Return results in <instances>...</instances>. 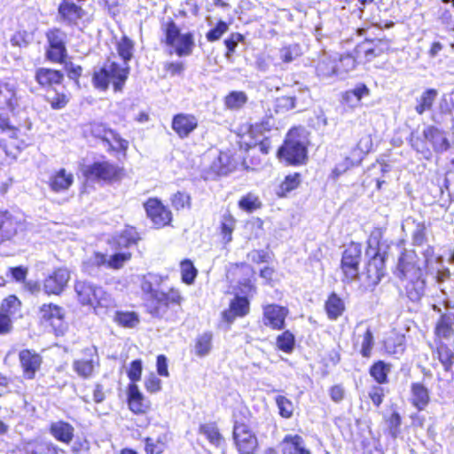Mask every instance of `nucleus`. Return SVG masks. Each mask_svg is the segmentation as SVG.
<instances>
[{"instance_id": "f257e3e1", "label": "nucleus", "mask_w": 454, "mask_h": 454, "mask_svg": "<svg viewBox=\"0 0 454 454\" xmlns=\"http://www.w3.org/2000/svg\"><path fill=\"white\" fill-rule=\"evenodd\" d=\"M254 270L247 262L231 263L226 270V278L230 283H237V289L240 294H235L230 300L228 308L221 313L222 320L226 324H232L237 318L247 317L251 310L248 295L256 294L257 287L254 278Z\"/></svg>"}, {"instance_id": "f03ea898", "label": "nucleus", "mask_w": 454, "mask_h": 454, "mask_svg": "<svg viewBox=\"0 0 454 454\" xmlns=\"http://www.w3.org/2000/svg\"><path fill=\"white\" fill-rule=\"evenodd\" d=\"M17 85L10 81H0V133L19 139L26 120L21 118Z\"/></svg>"}, {"instance_id": "7ed1b4c3", "label": "nucleus", "mask_w": 454, "mask_h": 454, "mask_svg": "<svg viewBox=\"0 0 454 454\" xmlns=\"http://www.w3.org/2000/svg\"><path fill=\"white\" fill-rule=\"evenodd\" d=\"M232 439L239 454H256L259 441L254 432V419L251 411L246 407L236 409L232 414Z\"/></svg>"}, {"instance_id": "20e7f679", "label": "nucleus", "mask_w": 454, "mask_h": 454, "mask_svg": "<svg viewBox=\"0 0 454 454\" xmlns=\"http://www.w3.org/2000/svg\"><path fill=\"white\" fill-rule=\"evenodd\" d=\"M308 132L302 126H293L286 132L283 143L277 151V157L286 166L306 165L309 160Z\"/></svg>"}, {"instance_id": "39448f33", "label": "nucleus", "mask_w": 454, "mask_h": 454, "mask_svg": "<svg viewBox=\"0 0 454 454\" xmlns=\"http://www.w3.org/2000/svg\"><path fill=\"white\" fill-rule=\"evenodd\" d=\"M409 143L411 148L426 160H430L433 153L442 154L451 147L447 132L433 124L426 126L420 136L411 134Z\"/></svg>"}, {"instance_id": "423d86ee", "label": "nucleus", "mask_w": 454, "mask_h": 454, "mask_svg": "<svg viewBox=\"0 0 454 454\" xmlns=\"http://www.w3.org/2000/svg\"><path fill=\"white\" fill-rule=\"evenodd\" d=\"M142 290L147 295L145 307L147 312L155 317H165L171 307H180L184 297L176 287H169L167 291L155 289L150 281L142 284Z\"/></svg>"}, {"instance_id": "0eeeda50", "label": "nucleus", "mask_w": 454, "mask_h": 454, "mask_svg": "<svg viewBox=\"0 0 454 454\" xmlns=\"http://www.w3.org/2000/svg\"><path fill=\"white\" fill-rule=\"evenodd\" d=\"M130 72L129 65L121 66L109 59L92 74V84L95 89L106 91L112 83L114 92H121Z\"/></svg>"}, {"instance_id": "6e6552de", "label": "nucleus", "mask_w": 454, "mask_h": 454, "mask_svg": "<svg viewBox=\"0 0 454 454\" xmlns=\"http://www.w3.org/2000/svg\"><path fill=\"white\" fill-rule=\"evenodd\" d=\"M163 37L160 43L166 47L173 49V52L178 57L192 55L195 48L194 33L187 31L182 33L181 28L173 19H168L161 23Z\"/></svg>"}, {"instance_id": "1a4fd4ad", "label": "nucleus", "mask_w": 454, "mask_h": 454, "mask_svg": "<svg viewBox=\"0 0 454 454\" xmlns=\"http://www.w3.org/2000/svg\"><path fill=\"white\" fill-rule=\"evenodd\" d=\"M78 303L95 312L111 306V295L100 286L86 280H78L74 286Z\"/></svg>"}, {"instance_id": "9d476101", "label": "nucleus", "mask_w": 454, "mask_h": 454, "mask_svg": "<svg viewBox=\"0 0 454 454\" xmlns=\"http://www.w3.org/2000/svg\"><path fill=\"white\" fill-rule=\"evenodd\" d=\"M84 136L101 140L108 145L107 151L111 153H118L122 158L127 157L129 143L117 131L108 128L106 124L98 121H90L86 124Z\"/></svg>"}, {"instance_id": "9b49d317", "label": "nucleus", "mask_w": 454, "mask_h": 454, "mask_svg": "<svg viewBox=\"0 0 454 454\" xmlns=\"http://www.w3.org/2000/svg\"><path fill=\"white\" fill-rule=\"evenodd\" d=\"M82 173L87 180L109 184L119 183L126 176L123 167L109 160H95L85 166Z\"/></svg>"}, {"instance_id": "f8f14e48", "label": "nucleus", "mask_w": 454, "mask_h": 454, "mask_svg": "<svg viewBox=\"0 0 454 454\" xmlns=\"http://www.w3.org/2000/svg\"><path fill=\"white\" fill-rule=\"evenodd\" d=\"M44 58L52 64H62L68 58L67 34L60 27H51L44 33Z\"/></svg>"}, {"instance_id": "ddd939ff", "label": "nucleus", "mask_w": 454, "mask_h": 454, "mask_svg": "<svg viewBox=\"0 0 454 454\" xmlns=\"http://www.w3.org/2000/svg\"><path fill=\"white\" fill-rule=\"evenodd\" d=\"M362 255V244L356 241H350L342 251L340 269L344 283H352L359 278Z\"/></svg>"}, {"instance_id": "4468645a", "label": "nucleus", "mask_w": 454, "mask_h": 454, "mask_svg": "<svg viewBox=\"0 0 454 454\" xmlns=\"http://www.w3.org/2000/svg\"><path fill=\"white\" fill-rule=\"evenodd\" d=\"M392 51L391 41L383 38H365L355 46V52L361 65H366Z\"/></svg>"}, {"instance_id": "2eb2a0df", "label": "nucleus", "mask_w": 454, "mask_h": 454, "mask_svg": "<svg viewBox=\"0 0 454 454\" xmlns=\"http://www.w3.org/2000/svg\"><path fill=\"white\" fill-rule=\"evenodd\" d=\"M66 312L63 307L48 302L38 309V321L41 325L49 328L56 336L63 335L67 330Z\"/></svg>"}, {"instance_id": "dca6fc26", "label": "nucleus", "mask_w": 454, "mask_h": 454, "mask_svg": "<svg viewBox=\"0 0 454 454\" xmlns=\"http://www.w3.org/2000/svg\"><path fill=\"white\" fill-rule=\"evenodd\" d=\"M146 217L157 229L171 225L173 214L169 207L157 197H150L143 203Z\"/></svg>"}, {"instance_id": "f3484780", "label": "nucleus", "mask_w": 454, "mask_h": 454, "mask_svg": "<svg viewBox=\"0 0 454 454\" xmlns=\"http://www.w3.org/2000/svg\"><path fill=\"white\" fill-rule=\"evenodd\" d=\"M249 127L250 122H246L238 128L236 132L238 149L247 151L248 149H255L258 146L261 154L268 155L272 147L270 137H264L259 140L260 136L255 132H252Z\"/></svg>"}, {"instance_id": "a211bd4d", "label": "nucleus", "mask_w": 454, "mask_h": 454, "mask_svg": "<svg viewBox=\"0 0 454 454\" xmlns=\"http://www.w3.org/2000/svg\"><path fill=\"white\" fill-rule=\"evenodd\" d=\"M23 226V220L19 214L9 209H0V245L13 241Z\"/></svg>"}, {"instance_id": "6ab92c4d", "label": "nucleus", "mask_w": 454, "mask_h": 454, "mask_svg": "<svg viewBox=\"0 0 454 454\" xmlns=\"http://www.w3.org/2000/svg\"><path fill=\"white\" fill-rule=\"evenodd\" d=\"M387 254L378 249L374 254L368 258L364 264L363 275L364 281L370 287H375L386 274Z\"/></svg>"}, {"instance_id": "aec40b11", "label": "nucleus", "mask_w": 454, "mask_h": 454, "mask_svg": "<svg viewBox=\"0 0 454 454\" xmlns=\"http://www.w3.org/2000/svg\"><path fill=\"white\" fill-rule=\"evenodd\" d=\"M18 360L22 377L33 380L41 371L43 364L42 355L33 348H23L18 353Z\"/></svg>"}, {"instance_id": "412c9836", "label": "nucleus", "mask_w": 454, "mask_h": 454, "mask_svg": "<svg viewBox=\"0 0 454 454\" xmlns=\"http://www.w3.org/2000/svg\"><path fill=\"white\" fill-rule=\"evenodd\" d=\"M262 321L265 327L272 331H282L289 316V309L277 303L262 305Z\"/></svg>"}, {"instance_id": "4be33fe9", "label": "nucleus", "mask_w": 454, "mask_h": 454, "mask_svg": "<svg viewBox=\"0 0 454 454\" xmlns=\"http://www.w3.org/2000/svg\"><path fill=\"white\" fill-rule=\"evenodd\" d=\"M126 403L129 411L136 416H146L153 409L151 401L134 383H129L126 387Z\"/></svg>"}, {"instance_id": "5701e85b", "label": "nucleus", "mask_w": 454, "mask_h": 454, "mask_svg": "<svg viewBox=\"0 0 454 454\" xmlns=\"http://www.w3.org/2000/svg\"><path fill=\"white\" fill-rule=\"evenodd\" d=\"M22 302L15 294H9L0 302V335L10 333L13 328L12 318L21 309Z\"/></svg>"}, {"instance_id": "b1692460", "label": "nucleus", "mask_w": 454, "mask_h": 454, "mask_svg": "<svg viewBox=\"0 0 454 454\" xmlns=\"http://www.w3.org/2000/svg\"><path fill=\"white\" fill-rule=\"evenodd\" d=\"M70 280V273L64 267H58L43 280V290L48 296L60 295Z\"/></svg>"}, {"instance_id": "393cba45", "label": "nucleus", "mask_w": 454, "mask_h": 454, "mask_svg": "<svg viewBox=\"0 0 454 454\" xmlns=\"http://www.w3.org/2000/svg\"><path fill=\"white\" fill-rule=\"evenodd\" d=\"M419 258L415 250L403 249L398 258L397 276L401 280L409 277L423 275V270L419 263Z\"/></svg>"}, {"instance_id": "a878e982", "label": "nucleus", "mask_w": 454, "mask_h": 454, "mask_svg": "<svg viewBox=\"0 0 454 454\" xmlns=\"http://www.w3.org/2000/svg\"><path fill=\"white\" fill-rule=\"evenodd\" d=\"M34 78L40 89L49 91L63 84L65 74L60 69L41 67L35 68Z\"/></svg>"}, {"instance_id": "bb28decb", "label": "nucleus", "mask_w": 454, "mask_h": 454, "mask_svg": "<svg viewBox=\"0 0 454 454\" xmlns=\"http://www.w3.org/2000/svg\"><path fill=\"white\" fill-rule=\"evenodd\" d=\"M83 354L84 356L73 362V370L79 377L87 380L93 377L99 366V359L96 348H85Z\"/></svg>"}, {"instance_id": "cd10ccee", "label": "nucleus", "mask_w": 454, "mask_h": 454, "mask_svg": "<svg viewBox=\"0 0 454 454\" xmlns=\"http://www.w3.org/2000/svg\"><path fill=\"white\" fill-rule=\"evenodd\" d=\"M373 150L372 134L362 135L348 156L345 158V169H349L362 163L364 157Z\"/></svg>"}, {"instance_id": "c85d7f7f", "label": "nucleus", "mask_w": 454, "mask_h": 454, "mask_svg": "<svg viewBox=\"0 0 454 454\" xmlns=\"http://www.w3.org/2000/svg\"><path fill=\"white\" fill-rule=\"evenodd\" d=\"M199 126L197 117L192 114L178 113L174 114L171 129L181 139L188 137Z\"/></svg>"}, {"instance_id": "c756f323", "label": "nucleus", "mask_w": 454, "mask_h": 454, "mask_svg": "<svg viewBox=\"0 0 454 454\" xmlns=\"http://www.w3.org/2000/svg\"><path fill=\"white\" fill-rule=\"evenodd\" d=\"M58 13L62 21L74 26L85 17L86 11L74 0H61L58 7Z\"/></svg>"}, {"instance_id": "7c9ffc66", "label": "nucleus", "mask_w": 454, "mask_h": 454, "mask_svg": "<svg viewBox=\"0 0 454 454\" xmlns=\"http://www.w3.org/2000/svg\"><path fill=\"white\" fill-rule=\"evenodd\" d=\"M140 239L141 237L137 228L134 226L126 225L122 231L109 239L108 244L112 249L117 251L122 248H129V247L136 246Z\"/></svg>"}, {"instance_id": "2f4dec72", "label": "nucleus", "mask_w": 454, "mask_h": 454, "mask_svg": "<svg viewBox=\"0 0 454 454\" xmlns=\"http://www.w3.org/2000/svg\"><path fill=\"white\" fill-rule=\"evenodd\" d=\"M143 442L145 454H164L172 442V433L163 428L157 437L145 436Z\"/></svg>"}, {"instance_id": "473e14b6", "label": "nucleus", "mask_w": 454, "mask_h": 454, "mask_svg": "<svg viewBox=\"0 0 454 454\" xmlns=\"http://www.w3.org/2000/svg\"><path fill=\"white\" fill-rule=\"evenodd\" d=\"M344 299L336 292H330L324 301V310L330 321H336L343 316L346 311Z\"/></svg>"}, {"instance_id": "72a5a7b5", "label": "nucleus", "mask_w": 454, "mask_h": 454, "mask_svg": "<svg viewBox=\"0 0 454 454\" xmlns=\"http://www.w3.org/2000/svg\"><path fill=\"white\" fill-rule=\"evenodd\" d=\"M74 182L73 173L67 171L65 168H60L51 174L48 185L52 192H62L67 191Z\"/></svg>"}, {"instance_id": "f704fd0d", "label": "nucleus", "mask_w": 454, "mask_h": 454, "mask_svg": "<svg viewBox=\"0 0 454 454\" xmlns=\"http://www.w3.org/2000/svg\"><path fill=\"white\" fill-rule=\"evenodd\" d=\"M49 433L59 442L70 444L74 437V427L66 420H57L49 425Z\"/></svg>"}, {"instance_id": "c9c22d12", "label": "nucleus", "mask_w": 454, "mask_h": 454, "mask_svg": "<svg viewBox=\"0 0 454 454\" xmlns=\"http://www.w3.org/2000/svg\"><path fill=\"white\" fill-rule=\"evenodd\" d=\"M25 454H67V451L50 440L34 439L27 443Z\"/></svg>"}, {"instance_id": "e433bc0d", "label": "nucleus", "mask_w": 454, "mask_h": 454, "mask_svg": "<svg viewBox=\"0 0 454 454\" xmlns=\"http://www.w3.org/2000/svg\"><path fill=\"white\" fill-rule=\"evenodd\" d=\"M392 370V364L384 360L378 359L373 361L368 368L370 377L374 382L380 385L389 383V374Z\"/></svg>"}, {"instance_id": "4c0bfd02", "label": "nucleus", "mask_w": 454, "mask_h": 454, "mask_svg": "<svg viewBox=\"0 0 454 454\" xmlns=\"http://www.w3.org/2000/svg\"><path fill=\"white\" fill-rule=\"evenodd\" d=\"M411 403L418 411H423L430 403L429 389L421 382L411 384Z\"/></svg>"}, {"instance_id": "58836bf2", "label": "nucleus", "mask_w": 454, "mask_h": 454, "mask_svg": "<svg viewBox=\"0 0 454 454\" xmlns=\"http://www.w3.org/2000/svg\"><path fill=\"white\" fill-rule=\"evenodd\" d=\"M281 443L283 454H311L300 434H286Z\"/></svg>"}, {"instance_id": "ea45409f", "label": "nucleus", "mask_w": 454, "mask_h": 454, "mask_svg": "<svg viewBox=\"0 0 454 454\" xmlns=\"http://www.w3.org/2000/svg\"><path fill=\"white\" fill-rule=\"evenodd\" d=\"M439 95L438 90L434 88H427L421 94L416 98L415 112L419 115H422L425 113L433 110L437 97Z\"/></svg>"}, {"instance_id": "a19ab883", "label": "nucleus", "mask_w": 454, "mask_h": 454, "mask_svg": "<svg viewBox=\"0 0 454 454\" xmlns=\"http://www.w3.org/2000/svg\"><path fill=\"white\" fill-rule=\"evenodd\" d=\"M301 174L294 172L286 175L284 179L278 184L275 194L278 198H286L288 194L301 185Z\"/></svg>"}, {"instance_id": "79ce46f5", "label": "nucleus", "mask_w": 454, "mask_h": 454, "mask_svg": "<svg viewBox=\"0 0 454 454\" xmlns=\"http://www.w3.org/2000/svg\"><path fill=\"white\" fill-rule=\"evenodd\" d=\"M405 347V335L399 332L393 331L383 340V348L388 355L403 353Z\"/></svg>"}, {"instance_id": "37998d69", "label": "nucleus", "mask_w": 454, "mask_h": 454, "mask_svg": "<svg viewBox=\"0 0 454 454\" xmlns=\"http://www.w3.org/2000/svg\"><path fill=\"white\" fill-rule=\"evenodd\" d=\"M362 340L359 342V337L356 335V333H352V340L354 347L360 346L359 353L364 358H370L372 354L374 347V337L371 327H366L361 335Z\"/></svg>"}, {"instance_id": "c03bdc74", "label": "nucleus", "mask_w": 454, "mask_h": 454, "mask_svg": "<svg viewBox=\"0 0 454 454\" xmlns=\"http://www.w3.org/2000/svg\"><path fill=\"white\" fill-rule=\"evenodd\" d=\"M404 290L407 297L412 301H419L424 294L426 281L423 275L409 277Z\"/></svg>"}, {"instance_id": "a18cd8bd", "label": "nucleus", "mask_w": 454, "mask_h": 454, "mask_svg": "<svg viewBox=\"0 0 454 454\" xmlns=\"http://www.w3.org/2000/svg\"><path fill=\"white\" fill-rule=\"evenodd\" d=\"M199 433L203 434L208 442L216 448L222 446L225 442L216 422L200 424Z\"/></svg>"}, {"instance_id": "49530a36", "label": "nucleus", "mask_w": 454, "mask_h": 454, "mask_svg": "<svg viewBox=\"0 0 454 454\" xmlns=\"http://www.w3.org/2000/svg\"><path fill=\"white\" fill-rule=\"evenodd\" d=\"M213 333L207 331L199 334L194 340V353L198 357H205L213 348Z\"/></svg>"}, {"instance_id": "de8ad7c7", "label": "nucleus", "mask_w": 454, "mask_h": 454, "mask_svg": "<svg viewBox=\"0 0 454 454\" xmlns=\"http://www.w3.org/2000/svg\"><path fill=\"white\" fill-rule=\"evenodd\" d=\"M241 165L247 170H258L262 167V160L255 149L239 150Z\"/></svg>"}, {"instance_id": "09e8293b", "label": "nucleus", "mask_w": 454, "mask_h": 454, "mask_svg": "<svg viewBox=\"0 0 454 454\" xmlns=\"http://www.w3.org/2000/svg\"><path fill=\"white\" fill-rule=\"evenodd\" d=\"M437 359L445 372H450L454 365V351L443 341H436Z\"/></svg>"}, {"instance_id": "8fccbe9b", "label": "nucleus", "mask_w": 454, "mask_h": 454, "mask_svg": "<svg viewBox=\"0 0 454 454\" xmlns=\"http://www.w3.org/2000/svg\"><path fill=\"white\" fill-rule=\"evenodd\" d=\"M248 101L246 92L241 90L230 91L223 98V104L225 109L231 111H238L243 108Z\"/></svg>"}, {"instance_id": "3c124183", "label": "nucleus", "mask_w": 454, "mask_h": 454, "mask_svg": "<svg viewBox=\"0 0 454 454\" xmlns=\"http://www.w3.org/2000/svg\"><path fill=\"white\" fill-rule=\"evenodd\" d=\"M236 223L237 221L235 217L230 211H227L223 215L219 230L222 239L225 244H228L232 240V233L235 230Z\"/></svg>"}, {"instance_id": "603ef678", "label": "nucleus", "mask_w": 454, "mask_h": 454, "mask_svg": "<svg viewBox=\"0 0 454 454\" xmlns=\"http://www.w3.org/2000/svg\"><path fill=\"white\" fill-rule=\"evenodd\" d=\"M114 322L123 328H134L139 323V317L135 311L117 310L115 311Z\"/></svg>"}, {"instance_id": "864d4df0", "label": "nucleus", "mask_w": 454, "mask_h": 454, "mask_svg": "<svg viewBox=\"0 0 454 454\" xmlns=\"http://www.w3.org/2000/svg\"><path fill=\"white\" fill-rule=\"evenodd\" d=\"M276 348L286 354H291L295 347V336L290 330H282L276 337Z\"/></svg>"}, {"instance_id": "5fc2aeb1", "label": "nucleus", "mask_w": 454, "mask_h": 454, "mask_svg": "<svg viewBox=\"0 0 454 454\" xmlns=\"http://www.w3.org/2000/svg\"><path fill=\"white\" fill-rule=\"evenodd\" d=\"M135 43L127 35H122L116 43V51L119 57L123 61V65H129L133 58Z\"/></svg>"}, {"instance_id": "6e6d98bb", "label": "nucleus", "mask_w": 454, "mask_h": 454, "mask_svg": "<svg viewBox=\"0 0 454 454\" xmlns=\"http://www.w3.org/2000/svg\"><path fill=\"white\" fill-rule=\"evenodd\" d=\"M181 280L184 284L191 286L195 282L198 270L191 259H183L180 263Z\"/></svg>"}, {"instance_id": "4d7b16f0", "label": "nucleus", "mask_w": 454, "mask_h": 454, "mask_svg": "<svg viewBox=\"0 0 454 454\" xmlns=\"http://www.w3.org/2000/svg\"><path fill=\"white\" fill-rule=\"evenodd\" d=\"M238 206L241 210L247 213H252L261 209L262 203L257 195L253 192H248L239 200Z\"/></svg>"}, {"instance_id": "13d9d810", "label": "nucleus", "mask_w": 454, "mask_h": 454, "mask_svg": "<svg viewBox=\"0 0 454 454\" xmlns=\"http://www.w3.org/2000/svg\"><path fill=\"white\" fill-rule=\"evenodd\" d=\"M133 254L125 250L122 252H115L111 254L107 260V268L114 270L122 269L126 263L131 261Z\"/></svg>"}, {"instance_id": "bf43d9fd", "label": "nucleus", "mask_w": 454, "mask_h": 454, "mask_svg": "<svg viewBox=\"0 0 454 454\" xmlns=\"http://www.w3.org/2000/svg\"><path fill=\"white\" fill-rule=\"evenodd\" d=\"M358 65L361 64L358 58H356L354 48L351 52H347L340 57L337 69L340 72L348 73L354 70Z\"/></svg>"}, {"instance_id": "052dcab7", "label": "nucleus", "mask_w": 454, "mask_h": 454, "mask_svg": "<svg viewBox=\"0 0 454 454\" xmlns=\"http://www.w3.org/2000/svg\"><path fill=\"white\" fill-rule=\"evenodd\" d=\"M170 202L175 210L180 211L191 207L192 198L188 192L177 191L171 196Z\"/></svg>"}, {"instance_id": "680f3d73", "label": "nucleus", "mask_w": 454, "mask_h": 454, "mask_svg": "<svg viewBox=\"0 0 454 454\" xmlns=\"http://www.w3.org/2000/svg\"><path fill=\"white\" fill-rule=\"evenodd\" d=\"M276 404L278 408V413L283 419H290L294 414L293 402L286 395H277L275 397Z\"/></svg>"}, {"instance_id": "e2e57ef3", "label": "nucleus", "mask_w": 454, "mask_h": 454, "mask_svg": "<svg viewBox=\"0 0 454 454\" xmlns=\"http://www.w3.org/2000/svg\"><path fill=\"white\" fill-rule=\"evenodd\" d=\"M61 65H63L64 71L68 79L73 81L77 86H80V79L83 72L82 67L72 61H67V59Z\"/></svg>"}, {"instance_id": "0e129e2a", "label": "nucleus", "mask_w": 454, "mask_h": 454, "mask_svg": "<svg viewBox=\"0 0 454 454\" xmlns=\"http://www.w3.org/2000/svg\"><path fill=\"white\" fill-rule=\"evenodd\" d=\"M386 423L387 425L388 433L393 439H395L401 434V424H402V417L398 411H394L386 419Z\"/></svg>"}, {"instance_id": "69168bd1", "label": "nucleus", "mask_w": 454, "mask_h": 454, "mask_svg": "<svg viewBox=\"0 0 454 454\" xmlns=\"http://www.w3.org/2000/svg\"><path fill=\"white\" fill-rule=\"evenodd\" d=\"M387 393V390L383 387V385L376 383V385H372L370 387L368 397L372 401V404L379 408L383 403Z\"/></svg>"}, {"instance_id": "338daca9", "label": "nucleus", "mask_w": 454, "mask_h": 454, "mask_svg": "<svg viewBox=\"0 0 454 454\" xmlns=\"http://www.w3.org/2000/svg\"><path fill=\"white\" fill-rule=\"evenodd\" d=\"M245 41L244 35L234 32L229 35V36L223 41L226 47L225 57L230 58L235 52V50L239 43Z\"/></svg>"}, {"instance_id": "774afa93", "label": "nucleus", "mask_w": 454, "mask_h": 454, "mask_svg": "<svg viewBox=\"0 0 454 454\" xmlns=\"http://www.w3.org/2000/svg\"><path fill=\"white\" fill-rule=\"evenodd\" d=\"M228 24L220 20L215 23L213 28L209 29L206 33V38L210 43L218 41L228 31Z\"/></svg>"}]
</instances>
